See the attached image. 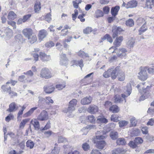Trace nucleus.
<instances>
[{"label":"nucleus","instance_id":"f257e3e1","mask_svg":"<svg viewBox=\"0 0 154 154\" xmlns=\"http://www.w3.org/2000/svg\"><path fill=\"white\" fill-rule=\"evenodd\" d=\"M137 88L139 89V92L143 94L140 97V101L144 100L149 96V91L150 86L147 85L145 82L139 83L137 85Z\"/></svg>","mask_w":154,"mask_h":154},{"label":"nucleus","instance_id":"f03ea898","mask_svg":"<svg viewBox=\"0 0 154 154\" xmlns=\"http://www.w3.org/2000/svg\"><path fill=\"white\" fill-rule=\"evenodd\" d=\"M126 92L127 93V95L126 96L124 94H122V98L119 95H116L114 97L115 103H121L122 102L123 100H125V102H126V100L125 98L130 95L131 92L132 88L131 85L130 84H128L126 87Z\"/></svg>","mask_w":154,"mask_h":154},{"label":"nucleus","instance_id":"7ed1b4c3","mask_svg":"<svg viewBox=\"0 0 154 154\" xmlns=\"http://www.w3.org/2000/svg\"><path fill=\"white\" fill-rule=\"evenodd\" d=\"M139 69L140 71L137 76L139 79L143 81L146 80L148 77L146 72V68L145 66L140 67Z\"/></svg>","mask_w":154,"mask_h":154},{"label":"nucleus","instance_id":"20e7f679","mask_svg":"<svg viewBox=\"0 0 154 154\" xmlns=\"http://www.w3.org/2000/svg\"><path fill=\"white\" fill-rule=\"evenodd\" d=\"M77 100L75 99H73L69 102V107L68 108L65 109L63 110L64 112L69 113H71L75 109V107L76 106L77 103Z\"/></svg>","mask_w":154,"mask_h":154},{"label":"nucleus","instance_id":"39448f33","mask_svg":"<svg viewBox=\"0 0 154 154\" xmlns=\"http://www.w3.org/2000/svg\"><path fill=\"white\" fill-rule=\"evenodd\" d=\"M52 75L51 71L47 68H44L42 69L40 72V77L46 79H48L51 78Z\"/></svg>","mask_w":154,"mask_h":154},{"label":"nucleus","instance_id":"423d86ee","mask_svg":"<svg viewBox=\"0 0 154 154\" xmlns=\"http://www.w3.org/2000/svg\"><path fill=\"white\" fill-rule=\"evenodd\" d=\"M48 118L47 112L45 110H43L38 116L37 119L40 121H43L48 120Z\"/></svg>","mask_w":154,"mask_h":154},{"label":"nucleus","instance_id":"0eeeda50","mask_svg":"<svg viewBox=\"0 0 154 154\" xmlns=\"http://www.w3.org/2000/svg\"><path fill=\"white\" fill-rule=\"evenodd\" d=\"M123 31V29L121 27H117L116 26H114L112 27V32L113 34L112 36L113 38L116 37L118 34Z\"/></svg>","mask_w":154,"mask_h":154},{"label":"nucleus","instance_id":"6e6552de","mask_svg":"<svg viewBox=\"0 0 154 154\" xmlns=\"http://www.w3.org/2000/svg\"><path fill=\"white\" fill-rule=\"evenodd\" d=\"M127 51L125 48H119L116 53L117 55L119 57H125L127 54Z\"/></svg>","mask_w":154,"mask_h":154},{"label":"nucleus","instance_id":"1a4fd4ad","mask_svg":"<svg viewBox=\"0 0 154 154\" xmlns=\"http://www.w3.org/2000/svg\"><path fill=\"white\" fill-rule=\"evenodd\" d=\"M44 91L47 94H51L54 92L55 88L53 85H47L45 86L43 88Z\"/></svg>","mask_w":154,"mask_h":154},{"label":"nucleus","instance_id":"9d476101","mask_svg":"<svg viewBox=\"0 0 154 154\" xmlns=\"http://www.w3.org/2000/svg\"><path fill=\"white\" fill-rule=\"evenodd\" d=\"M48 34V33L45 30L42 29L40 30L38 35L39 40L40 41V42L43 40Z\"/></svg>","mask_w":154,"mask_h":154},{"label":"nucleus","instance_id":"9b49d317","mask_svg":"<svg viewBox=\"0 0 154 154\" xmlns=\"http://www.w3.org/2000/svg\"><path fill=\"white\" fill-rule=\"evenodd\" d=\"M127 151L122 148L119 147L115 149L112 151V154H124Z\"/></svg>","mask_w":154,"mask_h":154},{"label":"nucleus","instance_id":"f8f14e48","mask_svg":"<svg viewBox=\"0 0 154 154\" xmlns=\"http://www.w3.org/2000/svg\"><path fill=\"white\" fill-rule=\"evenodd\" d=\"M22 32L23 35L27 38L33 34L32 31L31 29L30 28L24 29Z\"/></svg>","mask_w":154,"mask_h":154},{"label":"nucleus","instance_id":"ddd939ff","mask_svg":"<svg viewBox=\"0 0 154 154\" xmlns=\"http://www.w3.org/2000/svg\"><path fill=\"white\" fill-rule=\"evenodd\" d=\"M87 110L91 114H94L98 112V108L95 105H91L88 108Z\"/></svg>","mask_w":154,"mask_h":154},{"label":"nucleus","instance_id":"4468645a","mask_svg":"<svg viewBox=\"0 0 154 154\" xmlns=\"http://www.w3.org/2000/svg\"><path fill=\"white\" fill-rule=\"evenodd\" d=\"M18 106L14 102L11 103L9 105V108L8 109L7 111L11 112H14L18 109Z\"/></svg>","mask_w":154,"mask_h":154},{"label":"nucleus","instance_id":"2eb2a0df","mask_svg":"<svg viewBox=\"0 0 154 154\" xmlns=\"http://www.w3.org/2000/svg\"><path fill=\"white\" fill-rule=\"evenodd\" d=\"M137 2L134 0H133L127 3L126 8H134L136 7L137 5Z\"/></svg>","mask_w":154,"mask_h":154},{"label":"nucleus","instance_id":"dca6fc26","mask_svg":"<svg viewBox=\"0 0 154 154\" xmlns=\"http://www.w3.org/2000/svg\"><path fill=\"white\" fill-rule=\"evenodd\" d=\"M119 69V67L118 66L116 67L114 69L112 68L110 76L112 79H115L117 78L118 75V74H117V72Z\"/></svg>","mask_w":154,"mask_h":154},{"label":"nucleus","instance_id":"f3484780","mask_svg":"<svg viewBox=\"0 0 154 154\" xmlns=\"http://www.w3.org/2000/svg\"><path fill=\"white\" fill-rule=\"evenodd\" d=\"M92 100L90 96L84 98L81 100V103L83 105H87L90 103Z\"/></svg>","mask_w":154,"mask_h":154},{"label":"nucleus","instance_id":"a211bd4d","mask_svg":"<svg viewBox=\"0 0 154 154\" xmlns=\"http://www.w3.org/2000/svg\"><path fill=\"white\" fill-rule=\"evenodd\" d=\"M30 123L33 126L35 129L37 130L39 129L40 125L39 122L36 119H32Z\"/></svg>","mask_w":154,"mask_h":154},{"label":"nucleus","instance_id":"6ab92c4d","mask_svg":"<svg viewBox=\"0 0 154 154\" xmlns=\"http://www.w3.org/2000/svg\"><path fill=\"white\" fill-rule=\"evenodd\" d=\"M123 39V38L122 36H120L117 37L114 42V45L116 47H119L121 45Z\"/></svg>","mask_w":154,"mask_h":154},{"label":"nucleus","instance_id":"aec40b11","mask_svg":"<svg viewBox=\"0 0 154 154\" xmlns=\"http://www.w3.org/2000/svg\"><path fill=\"white\" fill-rule=\"evenodd\" d=\"M39 57L43 61H49L51 59V57L49 55H47L45 53L40 52Z\"/></svg>","mask_w":154,"mask_h":154},{"label":"nucleus","instance_id":"412c9836","mask_svg":"<svg viewBox=\"0 0 154 154\" xmlns=\"http://www.w3.org/2000/svg\"><path fill=\"white\" fill-rule=\"evenodd\" d=\"M135 39L133 37H130L128 38L127 42V45L129 48H133L135 43Z\"/></svg>","mask_w":154,"mask_h":154},{"label":"nucleus","instance_id":"4be33fe9","mask_svg":"<svg viewBox=\"0 0 154 154\" xmlns=\"http://www.w3.org/2000/svg\"><path fill=\"white\" fill-rule=\"evenodd\" d=\"M5 87L4 85H2V86L1 88L3 90V91H6L8 92L9 93V94L12 96H17V94L16 93L11 91V88L10 87H9L8 89L7 90H5Z\"/></svg>","mask_w":154,"mask_h":154},{"label":"nucleus","instance_id":"5701e85b","mask_svg":"<svg viewBox=\"0 0 154 154\" xmlns=\"http://www.w3.org/2000/svg\"><path fill=\"white\" fill-rule=\"evenodd\" d=\"M125 78V75L124 72L122 70H119L118 73V79L120 81L124 80Z\"/></svg>","mask_w":154,"mask_h":154},{"label":"nucleus","instance_id":"b1692460","mask_svg":"<svg viewBox=\"0 0 154 154\" xmlns=\"http://www.w3.org/2000/svg\"><path fill=\"white\" fill-rule=\"evenodd\" d=\"M97 148L100 149H102L106 145V143L104 140H102L97 141L96 143Z\"/></svg>","mask_w":154,"mask_h":154},{"label":"nucleus","instance_id":"393cba45","mask_svg":"<svg viewBox=\"0 0 154 154\" xmlns=\"http://www.w3.org/2000/svg\"><path fill=\"white\" fill-rule=\"evenodd\" d=\"M120 7L119 6H116L112 8L111 11L112 15L114 17L116 15Z\"/></svg>","mask_w":154,"mask_h":154},{"label":"nucleus","instance_id":"a878e982","mask_svg":"<svg viewBox=\"0 0 154 154\" xmlns=\"http://www.w3.org/2000/svg\"><path fill=\"white\" fill-rule=\"evenodd\" d=\"M28 42L30 44H33L37 40L36 36L34 35H32L27 38Z\"/></svg>","mask_w":154,"mask_h":154},{"label":"nucleus","instance_id":"bb28decb","mask_svg":"<svg viewBox=\"0 0 154 154\" xmlns=\"http://www.w3.org/2000/svg\"><path fill=\"white\" fill-rule=\"evenodd\" d=\"M15 39L17 42H18L19 44L22 43L24 41L21 35L18 34L15 36Z\"/></svg>","mask_w":154,"mask_h":154},{"label":"nucleus","instance_id":"cd10ccee","mask_svg":"<svg viewBox=\"0 0 154 154\" xmlns=\"http://www.w3.org/2000/svg\"><path fill=\"white\" fill-rule=\"evenodd\" d=\"M37 108V107H34L32 108L27 112L23 114V117L24 118H26L30 116Z\"/></svg>","mask_w":154,"mask_h":154},{"label":"nucleus","instance_id":"c85d7f7f","mask_svg":"<svg viewBox=\"0 0 154 154\" xmlns=\"http://www.w3.org/2000/svg\"><path fill=\"white\" fill-rule=\"evenodd\" d=\"M17 17V15L13 11H11L8 13V18L9 20H13Z\"/></svg>","mask_w":154,"mask_h":154},{"label":"nucleus","instance_id":"c756f323","mask_svg":"<svg viewBox=\"0 0 154 154\" xmlns=\"http://www.w3.org/2000/svg\"><path fill=\"white\" fill-rule=\"evenodd\" d=\"M71 63L76 66L79 65L81 67V69H82V67L83 66V60H81L80 61L73 60L71 61Z\"/></svg>","mask_w":154,"mask_h":154},{"label":"nucleus","instance_id":"7c9ffc66","mask_svg":"<svg viewBox=\"0 0 154 154\" xmlns=\"http://www.w3.org/2000/svg\"><path fill=\"white\" fill-rule=\"evenodd\" d=\"M140 130L138 129H133L130 131V134L131 136H136L139 135Z\"/></svg>","mask_w":154,"mask_h":154},{"label":"nucleus","instance_id":"2f4dec72","mask_svg":"<svg viewBox=\"0 0 154 154\" xmlns=\"http://www.w3.org/2000/svg\"><path fill=\"white\" fill-rule=\"evenodd\" d=\"M109 110L113 113H117L119 112V109L118 107L116 105H113L110 107Z\"/></svg>","mask_w":154,"mask_h":154},{"label":"nucleus","instance_id":"473e14b6","mask_svg":"<svg viewBox=\"0 0 154 154\" xmlns=\"http://www.w3.org/2000/svg\"><path fill=\"white\" fill-rule=\"evenodd\" d=\"M116 143L118 145H123L126 144V142L124 138H120L117 140Z\"/></svg>","mask_w":154,"mask_h":154},{"label":"nucleus","instance_id":"72a5a7b5","mask_svg":"<svg viewBox=\"0 0 154 154\" xmlns=\"http://www.w3.org/2000/svg\"><path fill=\"white\" fill-rule=\"evenodd\" d=\"M29 119H26L23 120L19 125V128L20 129H23L24 128L26 124L29 121Z\"/></svg>","mask_w":154,"mask_h":154},{"label":"nucleus","instance_id":"f704fd0d","mask_svg":"<svg viewBox=\"0 0 154 154\" xmlns=\"http://www.w3.org/2000/svg\"><path fill=\"white\" fill-rule=\"evenodd\" d=\"M78 55L80 57L82 58L89 57V56L88 54L85 53L84 51L80 50L78 53Z\"/></svg>","mask_w":154,"mask_h":154},{"label":"nucleus","instance_id":"c9c22d12","mask_svg":"<svg viewBox=\"0 0 154 154\" xmlns=\"http://www.w3.org/2000/svg\"><path fill=\"white\" fill-rule=\"evenodd\" d=\"M66 86V83L65 82H63L62 84H60L56 85V88L58 90H61L65 88Z\"/></svg>","mask_w":154,"mask_h":154},{"label":"nucleus","instance_id":"e433bc0d","mask_svg":"<svg viewBox=\"0 0 154 154\" xmlns=\"http://www.w3.org/2000/svg\"><path fill=\"white\" fill-rule=\"evenodd\" d=\"M152 5H153L152 3H151L150 0H146L145 5L144 8L150 10L152 8Z\"/></svg>","mask_w":154,"mask_h":154},{"label":"nucleus","instance_id":"4c0bfd02","mask_svg":"<svg viewBox=\"0 0 154 154\" xmlns=\"http://www.w3.org/2000/svg\"><path fill=\"white\" fill-rule=\"evenodd\" d=\"M97 121L99 123H106L108 122L107 119L102 116H98L97 119Z\"/></svg>","mask_w":154,"mask_h":154},{"label":"nucleus","instance_id":"58836bf2","mask_svg":"<svg viewBox=\"0 0 154 154\" xmlns=\"http://www.w3.org/2000/svg\"><path fill=\"white\" fill-rule=\"evenodd\" d=\"M103 13L102 11L100 10H97L95 12V16L97 18L103 17Z\"/></svg>","mask_w":154,"mask_h":154},{"label":"nucleus","instance_id":"ea45409f","mask_svg":"<svg viewBox=\"0 0 154 154\" xmlns=\"http://www.w3.org/2000/svg\"><path fill=\"white\" fill-rule=\"evenodd\" d=\"M110 136L113 140H115L118 137V133L116 131H111L110 133Z\"/></svg>","mask_w":154,"mask_h":154},{"label":"nucleus","instance_id":"a19ab883","mask_svg":"<svg viewBox=\"0 0 154 154\" xmlns=\"http://www.w3.org/2000/svg\"><path fill=\"white\" fill-rule=\"evenodd\" d=\"M112 69H109L105 72L103 74V76L105 78H108L110 76Z\"/></svg>","mask_w":154,"mask_h":154},{"label":"nucleus","instance_id":"79ce46f5","mask_svg":"<svg viewBox=\"0 0 154 154\" xmlns=\"http://www.w3.org/2000/svg\"><path fill=\"white\" fill-rule=\"evenodd\" d=\"M130 123L131 126L135 127L136 126L137 123V120L135 117H133L130 119Z\"/></svg>","mask_w":154,"mask_h":154},{"label":"nucleus","instance_id":"37998d69","mask_svg":"<svg viewBox=\"0 0 154 154\" xmlns=\"http://www.w3.org/2000/svg\"><path fill=\"white\" fill-rule=\"evenodd\" d=\"M26 145L27 147L32 149L34 145V143L31 140H28L26 142Z\"/></svg>","mask_w":154,"mask_h":154},{"label":"nucleus","instance_id":"c03bdc74","mask_svg":"<svg viewBox=\"0 0 154 154\" xmlns=\"http://www.w3.org/2000/svg\"><path fill=\"white\" fill-rule=\"evenodd\" d=\"M146 68V70H147L148 72L150 74H154V66H152L151 67L148 66H145Z\"/></svg>","mask_w":154,"mask_h":154},{"label":"nucleus","instance_id":"a18cd8bd","mask_svg":"<svg viewBox=\"0 0 154 154\" xmlns=\"http://www.w3.org/2000/svg\"><path fill=\"white\" fill-rule=\"evenodd\" d=\"M42 132L43 133V135L46 137H50L51 135L53 133L50 130L45 131H43V132Z\"/></svg>","mask_w":154,"mask_h":154},{"label":"nucleus","instance_id":"49530a36","mask_svg":"<svg viewBox=\"0 0 154 154\" xmlns=\"http://www.w3.org/2000/svg\"><path fill=\"white\" fill-rule=\"evenodd\" d=\"M147 28L146 26V24H144L140 28V29L139 30V35H141L142 32H144L147 30Z\"/></svg>","mask_w":154,"mask_h":154},{"label":"nucleus","instance_id":"de8ad7c7","mask_svg":"<svg viewBox=\"0 0 154 154\" xmlns=\"http://www.w3.org/2000/svg\"><path fill=\"white\" fill-rule=\"evenodd\" d=\"M126 24L128 26H132L134 25L133 20L131 19H129L126 21Z\"/></svg>","mask_w":154,"mask_h":154},{"label":"nucleus","instance_id":"09e8293b","mask_svg":"<svg viewBox=\"0 0 154 154\" xmlns=\"http://www.w3.org/2000/svg\"><path fill=\"white\" fill-rule=\"evenodd\" d=\"M87 118L88 120L92 123H93L95 122V117L93 115H91L88 116L87 117Z\"/></svg>","mask_w":154,"mask_h":154},{"label":"nucleus","instance_id":"8fccbe9b","mask_svg":"<svg viewBox=\"0 0 154 154\" xmlns=\"http://www.w3.org/2000/svg\"><path fill=\"white\" fill-rule=\"evenodd\" d=\"M51 128V123L50 121H48L46 125L45 126L44 128H41V130L42 132H43V131L47 130Z\"/></svg>","mask_w":154,"mask_h":154},{"label":"nucleus","instance_id":"3c124183","mask_svg":"<svg viewBox=\"0 0 154 154\" xmlns=\"http://www.w3.org/2000/svg\"><path fill=\"white\" fill-rule=\"evenodd\" d=\"M92 29L91 27H87L85 29H84L83 32L85 34H88L92 32Z\"/></svg>","mask_w":154,"mask_h":154},{"label":"nucleus","instance_id":"603ef678","mask_svg":"<svg viewBox=\"0 0 154 154\" xmlns=\"http://www.w3.org/2000/svg\"><path fill=\"white\" fill-rule=\"evenodd\" d=\"M40 2H37L35 4L34 6V9L35 12H38L40 10Z\"/></svg>","mask_w":154,"mask_h":154},{"label":"nucleus","instance_id":"864d4df0","mask_svg":"<svg viewBox=\"0 0 154 154\" xmlns=\"http://www.w3.org/2000/svg\"><path fill=\"white\" fill-rule=\"evenodd\" d=\"M128 123V122L127 121L123 120L119 122V126L120 127H124Z\"/></svg>","mask_w":154,"mask_h":154},{"label":"nucleus","instance_id":"5fc2aeb1","mask_svg":"<svg viewBox=\"0 0 154 154\" xmlns=\"http://www.w3.org/2000/svg\"><path fill=\"white\" fill-rule=\"evenodd\" d=\"M103 39H107L109 42L112 43L113 40L111 38L108 34L106 35L103 37Z\"/></svg>","mask_w":154,"mask_h":154},{"label":"nucleus","instance_id":"6e6d98bb","mask_svg":"<svg viewBox=\"0 0 154 154\" xmlns=\"http://www.w3.org/2000/svg\"><path fill=\"white\" fill-rule=\"evenodd\" d=\"M60 150L59 147H55L54 149L52 150V154H58Z\"/></svg>","mask_w":154,"mask_h":154},{"label":"nucleus","instance_id":"4d7b16f0","mask_svg":"<svg viewBox=\"0 0 154 154\" xmlns=\"http://www.w3.org/2000/svg\"><path fill=\"white\" fill-rule=\"evenodd\" d=\"M23 74L29 77H32L34 75L33 72L31 70L24 72L23 73Z\"/></svg>","mask_w":154,"mask_h":154},{"label":"nucleus","instance_id":"13d9d810","mask_svg":"<svg viewBox=\"0 0 154 154\" xmlns=\"http://www.w3.org/2000/svg\"><path fill=\"white\" fill-rule=\"evenodd\" d=\"M118 116L117 115L113 114L112 115L111 117V120L114 122H117L118 121Z\"/></svg>","mask_w":154,"mask_h":154},{"label":"nucleus","instance_id":"bf43d9fd","mask_svg":"<svg viewBox=\"0 0 154 154\" xmlns=\"http://www.w3.org/2000/svg\"><path fill=\"white\" fill-rule=\"evenodd\" d=\"M134 142L136 144H141L143 142V140L140 137H136L135 138Z\"/></svg>","mask_w":154,"mask_h":154},{"label":"nucleus","instance_id":"052dcab7","mask_svg":"<svg viewBox=\"0 0 154 154\" xmlns=\"http://www.w3.org/2000/svg\"><path fill=\"white\" fill-rule=\"evenodd\" d=\"M97 134L96 135V137L97 139L103 140L106 138V134H103V135H98Z\"/></svg>","mask_w":154,"mask_h":154},{"label":"nucleus","instance_id":"680f3d73","mask_svg":"<svg viewBox=\"0 0 154 154\" xmlns=\"http://www.w3.org/2000/svg\"><path fill=\"white\" fill-rule=\"evenodd\" d=\"M45 102L46 103H53V100L51 99V97H46L45 98Z\"/></svg>","mask_w":154,"mask_h":154},{"label":"nucleus","instance_id":"e2e57ef3","mask_svg":"<svg viewBox=\"0 0 154 154\" xmlns=\"http://www.w3.org/2000/svg\"><path fill=\"white\" fill-rule=\"evenodd\" d=\"M54 45V44L53 42L51 41H50L47 42L45 44V46L48 48H50L53 46Z\"/></svg>","mask_w":154,"mask_h":154},{"label":"nucleus","instance_id":"0e129e2a","mask_svg":"<svg viewBox=\"0 0 154 154\" xmlns=\"http://www.w3.org/2000/svg\"><path fill=\"white\" fill-rule=\"evenodd\" d=\"M128 145L131 147L133 148H135L137 146V144L136 143L132 141H130L128 143Z\"/></svg>","mask_w":154,"mask_h":154},{"label":"nucleus","instance_id":"69168bd1","mask_svg":"<svg viewBox=\"0 0 154 154\" xmlns=\"http://www.w3.org/2000/svg\"><path fill=\"white\" fill-rule=\"evenodd\" d=\"M82 147L85 151H87L89 149L90 146L87 143H85L82 144Z\"/></svg>","mask_w":154,"mask_h":154},{"label":"nucleus","instance_id":"338daca9","mask_svg":"<svg viewBox=\"0 0 154 154\" xmlns=\"http://www.w3.org/2000/svg\"><path fill=\"white\" fill-rule=\"evenodd\" d=\"M68 61L67 58H64V59H60V64L62 65H65L66 64Z\"/></svg>","mask_w":154,"mask_h":154},{"label":"nucleus","instance_id":"774afa93","mask_svg":"<svg viewBox=\"0 0 154 154\" xmlns=\"http://www.w3.org/2000/svg\"><path fill=\"white\" fill-rule=\"evenodd\" d=\"M14 118L13 115L12 114H10L6 117L5 120L6 121L8 122L11 119H13Z\"/></svg>","mask_w":154,"mask_h":154}]
</instances>
